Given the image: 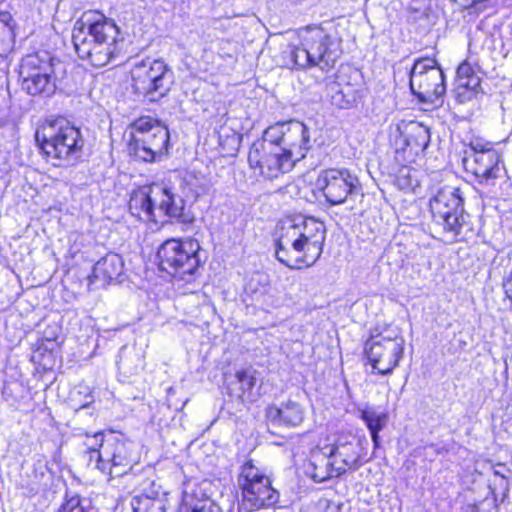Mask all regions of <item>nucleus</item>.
<instances>
[{
	"mask_svg": "<svg viewBox=\"0 0 512 512\" xmlns=\"http://www.w3.org/2000/svg\"><path fill=\"white\" fill-rule=\"evenodd\" d=\"M325 239L322 221L304 215L287 217L277 227L276 258L291 269L310 267L320 258Z\"/></svg>",
	"mask_w": 512,
	"mask_h": 512,
	"instance_id": "nucleus-1",
	"label": "nucleus"
},
{
	"mask_svg": "<svg viewBox=\"0 0 512 512\" xmlns=\"http://www.w3.org/2000/svg\"><path fill=\"white\" fill-rule=\"evenodd\" d=\"M72 39L78 56L95 67L109 64L121 51L118 26L99 12L84 14L74 26Z\"/></svg>",
	"mask_w": 512,
	"mask_h": 512,
	"instance_id": "nucleus-2",
	"label": "nucleus"
},
{
	"mask_svg": "<svg viewBox=\"0 0 512 512\" xmlns=\"http://www.w3.org/2000/svg\"><path fill=\"white\" fill-rule=\"evenodd\" d=\"M429 210L447 243L463 241L472 231L463 193L457 186L446 184L434 188L429 198Z\"/></svg>",
	"mask_w": 512,
	"mask_h": 512,
	"instance_id": "nucleus-3",
	"label": "nucleus"
},
{
	"mask_svg": "<svg viewBox=\"0 0 512 512\" xmlns=\"http://www.w3.org/2000/svg\"><path fill=\"white\" fill-rule=\"evenodd\" d=\"M299 45H289L286 53L292 67H333L340 57L339 43L319 26H307L297 32Z\"/></svg>",
	"mask_w": 512,
	"mask_h": 512,
	"instance_id": "nucleus-4",
	"label": "nucleus"
},
{
	"mask_svg": "<svg viewBox=\"0 0 512 512\" xmlns=\"http://www.w3.org/2000/svg\"><path fill=\"white\" fill-rule=\"evenodd\" d=\"M131 214L143 221L157 222L158 218L169 216L183 223L192 221L185 211L183 200L175 197L162 184L146 185L133 191L129 200Z\"/></svg>",
	"mask_w": 512,
	"mask_h": 512,
	"instance_id": "nucleus-5",
	"label": "nucleus"
},
{
	"mask_svg": "<svg viewBox=\"0 0 512 512\" xmlns=\"http://www.w3.org/2000/svg\"><path fill=\"white\" fill-rule=\"evenodd\" d=\"M35 138L55 166L75 162L84 146L80 130L64 118L48 121L37 130Z\"/></svg>",
	"mask_w": 512,
	"mask_h": 512,
	"instance_id": "nucleus-6",
	"label": "nucleus"
},
{
	"mask_svg": "<svg viewBox=\"0 0 512 512\" xmlns=\"http://www.w3.org/2000/svg\"><path fill=\"white\" fill-rule=\"evenodd\" d=\"M200 243L193 238H171L158 249L159 267L175 279L191 282L201 266Z\"/></svg>",
	"mask_w": 512,
	"mask_h": 512,
	"instance_id": "nucleus-7",
	"label": "nucleus"
},
{
	"mask_svg": "<svg viewBox=\"0 0 512 512\" xmlns=\"http://www.w3.org/2000/svg\"><path fill=\"white\" fill-rule=\"evenodd\" d=\"M169 131L151 117H141L130 125L128 150L136 159L153 162L168 150Z\"/></svg>",
	"mask_w": 512,
	"mask_h": 512,
	"instance_id": "nucleus-8",
	"label": "nucleus"
},
{
	"mask_svg": "<svg viewBox=\"0 0 512 512\" xmlns=\"http://www.w3.org/2000/svg\"><path fill=\"white\" fill-rule=\"evenodd\" d=\"M238 485L241 504L248 511L273 506L279 500V493L272 487L270 478L252 461H247L241 467Z\"/></svg>",
	"mask_w": 512,
	"mask_h": 512,
	"instance_id": "nucleus-9",
	"label": "nucleus"
},
{
	"mask_svg": "<svg viewBox=\"0 0 512 512\" xmlns=\"http://www.w3.org/2000/svg\"><path fill=\"white\" fill-rule=\"evenodd\" d=\"M131 77L135 93L151 101L164 96L172 84V73L160 59L146 58L135 62Z\"/></svg>",
	"mask_w": 512,
	"mask_h": 512,
	"instance_id": "nucleus-10",
	"label": "nucleus"
},
{
	"mask_svg": "<svg viewBox=\"0 0 512 512\" xmlns=\"http://www.w3.org/2000/svg\"><path fill=\"white\" fill-rule=\"evenodd\" d=\"M409 84L412 93L424 103L435 104L446 92L444 73L434 58L415 60Z\"/></svg>",
	"mask_w": 512,
	"mask_h": 512,
	"instance_id": "nucleus-11",
	"label": "nucleus"
},
{
	"mask_svg": "<svg viewBox=\"0 0 512 512\" xmlns=\"http://www.w3.org/2000/svg\"><path fill=\"white\" fill-rule=\"evenodd\" d=\"M22 88L30 95L50 96L56 90V77L52 58L46 53L25 56L19 71Z\"/></svg>",
	"mask_w": 512,
	"mask_h": 512,
	"instance_id": "nucleus-12",
	"label": "nucleus"
},
{
	"mask_svg": "<svg viewBox=\"0 0 512 512\" xmlns=\"http://www.w3.org/2000/svg\"><path fill=\"white\" fill-rule=\"evenodd\" d=\"M136 446L122 436L110 433L103 449L95 452V468L110 477H119L131 469L138 460Z\"/></svg>",
	"mask_w": 512,
	"mask_h": 512,
	"instance_id": "nucleus-13",
	"label": "nucleus"
},
{
	"mask_svg": "<svg viewBox=\"0 0 512 512\" xmlns=\"http://www.w3.org/2000/svg\"><path fill=\"white\" fill-rule=\"evenodd\" d=\"M404 339L399 330H387L371 336L365 343V353L372 367L382 375L392 373L404 352Z\"/></svg>",
	"mask_w": 512,
	"mask_h": 512,
	"instance_id": "nucleus-14",
	"label": "nucleus"
},
{
	"mask_svg": "<svg viewBox=\"0 0 512 512\" xmlns=\"http://www.w3.org/2000/svg\"><path fill=\"white\" fill-rule=\"evenodd\" d=\"M500 155L492 142L482 138L470 141L463 157V166L474 175L480 183H488L500 176Z\"/></svg>",
	"mask_w": 512,
	"mask_h": 512,
	"instance_id": "nucleus-15",
	"label": "nucleus"
},
{
	"mask_svg": "<svg viewBox=\"0 0 512 512\" xmlns=\"http://www.w3.org/2000/svg\"><path fill=\"white\" fill-rule=\"evenodd\" d=\"M315 186L323 193L327 202L339 205L357 191L359 180L347 169H326L319 173Z\"/></svg>",
	"mask_w": 512,
	"mask_h": 512,
	"instance_id": "nucleus-16",
	"label": "nucleus"
},
{
	"mask_svg": "<svg viewBox=\"0 0 512 512\" xmlns=\"http://www.w3.org/2000/svg\"><path fill=\"white\" fill-rule=\"evenodd\" d=\"M399 136L395 139L398 161L412 163L428 147L430 130L422 123L411 121L398 127Z\"/></svg>",
	"mask_w": 512,
	"mask_h": 512,
	"instance_id": "nucleus-17",
	"label": "nucleus"
},
{
	"mask_svg": "<svg viewBox=\"0 0 512 512\" xmlns=\"http://www.w3.org/2000/svg\"><path fill=\"white\" fill-rule=\"evenodd\" d=\"M366 439H357L354 436H346L338 439L330 449V456L337 464L336 471L344 474L348 470L358 469L366 460L364 459Z\"/></svg>",
	"mask_w": 512,
	"mask_h": 512,
	"instance_id": "nucleus-18",
	"label": "nucleus"
},
{
	"mask_svg": "<svg viewBox=\"0 0 512 512\" xmlns=\"http://www.w3.org/2000/svg\"><path fill=\"white\" fill-rule=\"evenodd\" d=\"M281 147L294 163L304 158L311 147L309 128L303 122L289 121Z\"/></svg>",
	"mask_w": 512,
	"mask_h": 512,
	"instance_id": "nucleus-19",
	"label": "nucleus"
},
{
	"mask_svg": "<svg viewBox=\"0 0 512 512\" xmlns=\"http://www.w3.org/2000/svg\"><path fill=\"white\" fill-rule=\"evenodd\" d=\"M306 409L299 401L289 398L279 405H271L266 409V418L275 425L297 427L303 423Z\"/></svg>",
	"mask_w": 512,
	"mask_h": 512,
	"instance_id": "nucleus-20",
	"label": "nucleus"
},
{
	"mask_svg": "<svg viewBox=\"0 0 512 512\" xmlns=\"http://www.w3.org/2000/svg\"><path fill=\"white\" fill-rule=\"evenodd\" d=\"M124 263L122 257L116 253H108L93 267L89 276L90 282H100L102 286L117 280L123 273Z\"/></svg>",
	"mask_w": 512,
	"mask_h": 512,
	"instance_id": "nucleus-21",
	"label": "nucleus"
},
{
	"mask_svg": "<svg viewBox=\"0 0 512 512\" xmlns=\"http://www.w3.org/2000/svg\"><path fill=\"white\" fill-rule=\"evenodd\" d=\"M326 95L335 107L349 109L356 104L359 92L353 85L343 83V76L339 74L335 80L327 81Z\"/></svg>",
	"mask_w": 512,
	"mask_h": 512,
	"instance_id": "nucleus-22",
	"label": "nucleus"
},
{
	"mask_svg": "<svg viewBox=\"0 0 512 512\" xmlns=\"http://www.w3.org/2000/svg\"><path fill=\"white\" fill-rule=\"evenodd\" d=\"M481 79L475 68L467 61L457 69L455 90L460 102L468 101L480 88Z\"/></svg>",
	"mask_w": 512,
	"mask_h": 512,
	"instance_id": "nucleus-23",
	"label": "nucleus"
},
{
	"mask_svg": "<svg viewBox=\"0 0 512 512\" xmlns=\"http://www.w3.org/2000/svg\"><path fill=\"white\" fill-rule=\"evenodd\" d=\"M337 464L334 459L321 451H314L311 454L310 463L306 468L307 474L317 483L324 482L332 477H339L342 474L336 471Z\"/></svg>",
	"mask_w": 512,
	"mask_h": 512,
	"instance_id": "nucleus-24",
	"label": "nucleus"
},
{
	"mask_svg": "<svg viewBox=\"0 0 512 512\" xmlns=\"http://www.w3.org/2000/svg\"><path fill=\"white\" fill-rule=\"evenodd\" d=\"M209 188V178L200 171L188 170L182 176L180 189L189 201H196L200 196L207 194Z\"/></svg>",
	"mask_w": 512,
	"mask_h": 512,
	"instance_id": "nucleus-25",
	"label": "nucleus"
},
{
	"mask_svg": "<svg viewBox=\"0 0 512 512\" xmlns=\"http://www.w3.org/2000/svg\"><path fill=\"white\" fill-rule=\"evenodd\" d=\"M293 165L294 162L290 159L289 155L283 152L282 147L274 144V149H272V153H270L261 175L273 179L281 173L288 172Z\"/></svg>",
	"mask_w": 512,
	"mask_h": 512,
	"instance_id": "nucleus-26",
	"label": "nucleus"
},
{
	"mask_svg": "<svg viewBox=\"0 0 512 512\" xmlns=\"http://www.w3.org/2000/svg\"><path fill=\"white\" fill-rule=\"evenodd\" d=\"M360 418L365 422L370 431L374 447L379 446V432L388 422V414L374 407L367 406L360 410Z\"/></svg>",
	"mask_w": 512,
	"mask_h": 512,
	"instance_id": "nucleus-27",
	"label": "nucleus"
},
{
	"mask_svg": "<svg viewBox=\"0 0 512 512\" xmlns=\"http://www.w3.org/2000/svg\"><path fill=\"white\" fill-rule=\"evenodd\" d=\"M134 512H166L167 494L155 493V495L141 494L131 500Z\"/></svg>",
	"mask_w": 512,
	"mask_h": 512,
	"instance_id": "nucleus-28",
	"label": "nucleus"
},
{
	"mask_svg": "<svg viewBox=\"0 0 512 512\" xmlns=\"http://www.w3.org/2000/svg\"><path fill=\"white\" fill-rule=\"evenodd\" d=\"M176 512H223L219 505L207 498H198L185 490Z\"/></svg>",
	"mask_w": 512,
	"mask_h": 512,
	"instance_id": "nucleus-29",
	"label": "nucleus"
},
{
	"mask_svg": "<svg viewBox=\"0 0 512 512\" xmlns=\"http://www.w3.org/2000/svg\"><path fill=\"white\" fill-rule=\"evenodd\" d=\"M236 378L240 384L241 397L243 400L256 401L260 396L257 388V372L253 369H245L236 373Z\"/></svg>",
	"mask_w": 512,
	"mask_h": 512,
	"instance_id": "nucleus-30",
	"label": "nucleus"
},
{
	"mask_svg": "<svg viewBox=\"0 0 512 512\" xmlns=\"http://www.w3.org/2000/svg\"><path fill=\"white\" fill-rule=\"evenodd\" d=\"M118 368L124 374H137L144 367V360L135 349L123 347L119 353Z\"/></svg>",
	"mask_w": 512,
	"mask_h": 512,
	"instance_id": "nucleus-31",
	"label": "nucleus"
},
{
	"mask_svg": "<svg viewBox=\"0 0 512 512\" xmlns=\"http://www.w3.org/2000/svg\"><path fill=\"white\" fill-rule=\"evenodd\" d=\"M274 149V144L269 142H255L250 148L248 154V162L252 169L263 172L264 166L267 164L268 157Z\"/></svg>",
	"mask_w": 512,
	"mask_h": 512,
	"instance_id": "nucleus-32",
	"label": "nucleus"
},
{
	"mask_svg": "<svg viewBox=\"0 0 512 512\" xmlns=\"http://www.w3.org/2000/svg\"><path fill=\"white\" fill-rule=\"evenodd\" d=\"M420 182V172L408 165H403L395 177V184L405 192H415Z\"/></svg>",
	"mask_w": 512,
	"mask_h": 512,
	"instance_id": "nucleus-33",
	"label": "nucleus"
},
{
	"mask_svg": "<svg viewBox=\"0 0 512 512\" xmlns=\"http://www.w3.org/2000/svg\"><path fill=\"white\" fill-rule=\"evenodd\" d=\"M14 20L8 13L0 15V42L4 50L9 49L14 43Z\"/></svg>",
	"mask_w": 512,
	"mask_h": 512,
	"instance_id": "nucleus-34",
	"label": "nucleus"
},
{
	"mask_svg": "<svg viewBox=\"0 0 512 512\" xmlns=\"http://www.w3.org/2000/svg\"><path fill=\"white\" fill-rule=\"evenodd\" d=\"M106 438L107 436H105L102 432H96L92 435H85L83 444L89 452V464H95L94 454L95 452L100 451V449H103L104 445L106 444Z\"/></svg>",
	"mask_w": 512,
	"mask_h": 512,
	"instance_id": "nucleus-35",
	"label": "nucleus"
},
{
	"mask_svg": "<svg viewBox=\"0 0 512 512\" xmlns=\"http://www.w3.org/2000/svg\"><path fill=\"white\" fill-rule=\"evenodd\" d=\"M286 128H288V122L276 123L268 127L264 132V138L261 142L283 146Z\"/></svg>",
	"mask_w": 512,
	"mask_h": 512,
	"instance_id": "nucleus-36",
	"label": "nucleus"
},
{
	"mask_svg": "<svg viewBox=\"0 0 512 512\" xmlns=\"http://www.w3.org/2000/svg\"><path fill=\"white\" fill-rule=\"evenodd\" d=\"M265 277L261 274H256L251 277L245 286L247 292H251L255 300H260L261 297H265L266 284Z\"/></svg>",
	"mask_w": 512,
	"mask_h": 512,
	"instance_id": "nucleus-37",
	"label": "nucleus"
},
{
	"mask_svg": "<svg viewBox=\"0 0 512 512\" xmlns=\"http://www.w3.org/2000/svg\"><path fill=\"white\" fill-rule=\"evenodd\" d=\"M59 512H94V510L86 508L79 496H72L60 507Z\"/></svg>",
	"mask_w": 512,
	"mask_h": 512,
	"instance_id": "nucleus-38",
	"label": "nucleus"
},
{
	"mask_svg": "<svg viewBox=\"0 0 512 512\" xmlns=\"http://www.w3.org/2000/svg\"><path fill=\"white\" fill-rule=\"evenodd\" d=\"M42 471L40 472V480L35 488L32 489L34 493H38L42 490H45L49 485V480L51 478L50 472L47 471L45 467H41Z\"/></svg>",
	"mask_w": 512,
	"mask_h": 512,
	"instance_id": "nucleus-39",
	"label": "nucleus"
}]
</instances>
